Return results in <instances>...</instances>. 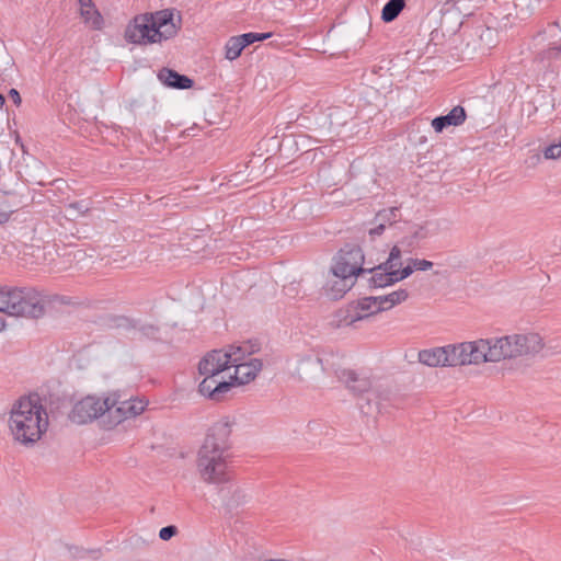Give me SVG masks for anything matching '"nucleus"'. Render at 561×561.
<instances>
[{"mask_svg":"<svg viewBox=\"0 0 561 561\" xmlns=\"http://www.w3.org/2000/svg\"><path fill=\"white\" fill-rule=\"evenodd\" d=\"M48 426V414L37 394L21 397L12 404L8 428L15 444L25 448L34 447Z\"/></svg>","mask_w":561,"mask_h":561,"instance_id":"f257e3e1","label":"nucleus"},{"mask_svg":"<svg viewBox=\"0 0 561 561\" xmlns=\"http://www.w3.org/2000/svg\"><path fill=\"white\" fill-rule=\"evenodd\" d=\"M231 422L224 417L208 431L198 451L197 470L204 482L221 483L227 480V451L230 448Z\"/></svg>","mask_w":561,"mask_h":561,"instance_id":"f03ea898","label":"nucleus"},{"mask_svg":"<svg viewBox=\"0 0 561 561\" xmlns=\"http://www.w3.org/2000/svg\"><path fill=\"white\" fill-rule=\"evenodd\" d=\"M181 25V15L175 19L173 10L170 9L137 14L127 24L124 38L139 46L160 44L174 37Z\"/></svg>","mask_w":561,"mask_h":561,"instance_id":"7ed1b4c3","label":"nucleus"},{"mask_svg":"<svg viewBox=\"0 0 561 561\" xmlns=\"http://www.w3.org/2000/svg\"><path fill=\"white\" fill-rule=\"evenodd\" d=\"M0 312L37 319L45 312V300L32 287L0 286Z\"/></svg>","mask_w":561,"mask_h":561,"instance_id":"20e7f679","label":"nucleus"},{"mask_svg":"<svg viewBox=\"0 0 561 561\" xmlns=\"http://www.w3.org/2000/svg\"><path fill=\"white\" fill-rule=\"evenodd\" d=\"M491 344L490 357L493 363L506 358L534 356L543 347L542 339L537 333L512 334L491 339Z\"/></svg>","mask_w":561,"mask_h":561,"instance_id":"39448f33","label":"nucleus"},{"mask_svg":"<svg viewBox=\"0 0 561 561\" xmlns=\"http://www.w3.org/2000/svg\"><path fill=\"white\" fill-rule=\"evenodd\" d=\"M449 367L463 365H478L491 362V339H480L472 342L448 345Z\"/></svg>","mask_w":561,"mask_h":561,"instance_id":"423d86ee","label":"nucleus"},{"mask_svg":"<svg viewBox=\"0 0 561 561\" xmlns=\"http://www.w3.org/2000/svg\"><path fill=\"white\" fill-rule=\"evenodd\" d=\"M401 398L389 387L374 386L371 391L359 399L358 405L365 415L388 413L390 408H399Z\"/></svg>","mask_w":561,"mask_h":561,"instance_id":"0eeeda50","label":"nucleus"},{"mask_svg":"<svg viewBox=\"0 0 561 561\" xmlns=\"http://www.w3.org/2000/svg\"><path fill=\"white\" fill-rule=\"evenodd\" d=\"M364 253L358 245L346 244L334 259L332 266L333 275L336 278H353L364 273H369L363 267Z\"/></svg>","mask_w":561,"mask_h":561,"instance_id":"6e6552de","label":"nucleus"},{"mask_svg":"<svg viewBox=\"0 0 561 561\" xmlns=\"http://www.w3.org/2000/svg\"><path fill=\"white\" fill-rule=\"evenodd\" d=\"M108 404H111V398L101 399L95 396H87L75 403L69 419L79 425L91 423L99 417H103L102 421L107 420Z\"/></svg>","mask_w":561,"mask_h":561,"instance_id":"1a4fd4ad","label":"nucleus"},{"mask_svg":"<svg viewBox=\"0 0 561 561\" xmlns=\"http://www.w3.org/2000/svg\"><path fill=\"white\" fill-rule=\"evenodd\" d=\"M413 272L414 268L410 264V259H407L405 266L394 267L390 272H375V275H371L368 282L373 288H383L408 278Z\"/></svg>","mask_w":561,"mask_h":561,"instance_id":"9d476101","label":"nucleus"},{"mask_svg":"<svg viewBox=\"0 0 561 561\" xmlns=\"http://www.w3.org/2000/svg\"><path fill=\"white\" fill-rule=\"evenodd\" d=\"M205 378L198 385V391L204 397L214 401H220L233 387V382L219 380L216 375H204Z\"/></svg>","mask_w":561,"mask_h":561,"instance_id":"9b49d317","label":"nucleus"},{"mask_svg":"<svg viewBox=\"0 0 561 561\" xmlns=\"http://www.w3.org/2000/svg\"><path fill=\"white\" fill-rule=\"evenodd\" d=\"M229 355H225L222 350H214L209 352L198 364L201 375H216L230 367Z\"/></svg>","mask_w":561,"mask_h":561,"instance_id":"f8f14e48","label":"nucleus"},{"mask_svg":"<svg viewBox=\"0 0 561 561\" xmlns=\"http://www.w3.org/2000/svg\"><path fill=\"white\" fill-rule=\"evenodd\" d=\"M232 366L234 367V375L231 377V382L234 386L252 381L257 373L261 371L263 364L259 358H251L249 362H240Z\"/></svg>","mask_w":561,"mask_h":561,"instance_id":"ddd939ff","label":"nucleus"},{"mask_svg":"<svg viewBox=\"0 0 561 561\" xmlns=\"http://www.w3.org/2000/svg\"><path fill=\"white\" fill-rule=\"evenodd\" d=\"M336 376L353 393L359 394L360 399L374 389L369 379L359 377L354 370L341 369L336 371Z\"/></svg>","mask_w":561,"mask_h":561,"instance_id":"4468645a","label":"nucleus"},{"mask_svg":"<svg viewBox=\"0 0 561 561\" xmlns=\"http://www.w3.org/2000/svg\"><path fill=\"white\" fill-rule=\"evenodd\" d=\"M129 417H133L130 400L118 401L111 399V404H108V419L103 420V425L105 428L110 430Z\"/></svg>","mask_w":561,"mask_h":561,"instance_id":"2eb2a0df","label":"nucleus"},{"mask_svg":"<svg viewBox=\"0 0 561 561\" xmlns=\"http://www.w3.org/2000/svg\"><path fill=\"white\" fill-rule=\"evenodd\" d=\"M409 297V293L404 288L394 290L388 295L382 296H370L367 301L375 304L376 311H386L393 308L397 305L402 304Z\"/></svg>","mask_w":561,"mask_h":561,"instance_id":"dca6fc26","label":"nucleus"},{"mask_svg":"<svg viewBox=\"0 0 561 561\" xmlns=\"http://www.w3.org/2000/svg\"><path fill=\"white\" fill-rule=\"evenodd\" d=\"M466 117L465 108L457 105L448 114L435 117L432 121V127L436 133H442L446 127L461 125Z\"/></svg>","mask_w":561,"mask_h":561,"instance_id":"f3484780","label":"nucleus"},{"mask_svg":"<svg viewBox=\"0 0 561 561\" xmlns=\"http://www.w3.org/2000/svg\"><path fill=\"white\" fill-rule=\"evenodd\" d=\"M419 360L430 367L449 366L448 345L421 351L419 353Z\"/></svg>","mask_w":561,"mask_h":561,"instance_id":"a211bd4d","label":"nucleus"},{"mask_svg":"<svg viewBox=\"0 0 561 561\" xmlns=\"http://www.w3.org/2000/svg\"><path fill=\"white\" fill-rule=\"evenodd\" d=\"M158 79L167 87L180 90L190 89L194 84V81L187 76L181 75L170 68H162L158 73Z\"/></svg>","mask_w":561,"mask_h":561,"instance_id":"6ab92c4d","label":"nucleus"},{"mask_svg":"<svg viewBox=\"0 0 561 561\" xmlns=\"http://www.w3.org/2000/svg\"><path fill=\"white\" fill-rule=\"evenodd\" d=\"M367 299H369V297L363 298L358 301L356 307L347 310V314L343 319L346 325H351L356 321L364 320L378 312L376 311L375 304L367 301Z\"/></svg>","mask_w":561,"mask_h":561,"instance_id":"aec40b11","label":"nucleus"},{"mask_svg":"<svg viewBox=\"0 0 561 561\" xmlns=\"http://www.w3.org/2000/svg\"><path fill=\"white\" fill-rule=\"evenodd\" d=\"M428 237L427 225H414L411 228V231L408 236L401 238L400 244L404 249L405 253H412L421 241L425 240Z\"/></svg>","mask_w":561,"mask_h":561,"instance_id":"412c9836","label":"nucleus"},{"mask_svg":"<svg viewBox=\"0 0 561 561\" xmlns=\"http://www.w3.org/2000/svg\"><path fill=\"white\" fill-rule=\"evenodd\" d=\"M100 324L106 329L131 331L138 325V320L123 314H105L100 318Z\"/></svg>","mask_w":561,"mask_h":561,"instance_id":"4be33fe9","label":"nucleus"},{"mask_svg":"<svg viewBox=\"0 0 561 561\" xmlns=\"http://www.w3.org/2000/svg\"><path fill=\"white\" fill-rule=\"evenodd\" d=\"M403 253H405L404 249L401 247L400 241H398V243L391 248L388 259L379 265L368 268L369 273L375 275V272H390L394 267H401Z\"/></svg>","mask_w":561,"mask_h":561,"instance_id":"5701e85b","label":"nucleus"},{"mask_svg":"<svg viewBox=\"0 0 561 561\" xmlns=\"http://www.w3.org/2000/svg\"><path fill=\"white\" fill-rule=\"evenodd\" d=\"M255 351V345L248 342L243 345H230L227 351H224V354L229 355V365H233L243 362L248 355Z\"/></svg>","mask_w":561,"mask_h":561,"instance_id":"b1692460","label":"nucleus"},{"mask_svg":"<svg viewBox=\"0 0 561 561\" xmlns=\"http://www.w3.org/2000/svg\"><path fill=\"white\" fill-rule=\"evenodd\" d=\"M405 8V0H389L381 10V20L386 23L394 21Z\"/></svg>","mask_w":561,"mask_h":561,"instance_id":"393cba45","label":"nucleus"},{"mask_svg":"<svg viewBox=\"0 0 561 561\" xmlns=\"http://www.w3.org/2000/svg\"><path fill=\"white\" fill-rule=\"evenodd\" d=\"M354 285L353 278H337L333 282V284L327 289L328 295L331 299L337 300L344 296V294L351 289Z\"/></svg>","mask_w":561,"mask_h":561,"instance_id":"a878e982","label":"nucleus"},{"mask_svg":"<svg viewBox=\"0 0 561 561\" xmlns=\"http://www.w3.org/2000/svg\"><path fill=\"white\" fill-rule=\"evenodd\" d=\"M400 210L398 207H390L378 211L375 216V222L383 224L386 227L392 226L399 220Z\"/></svg>","mask_w":561,"mask_h":561,"instance_id":"bb28decb","label":"nucleus"},{"mask_svg":"<svg viewBox=\"0 0 561 561\" xmlns=\"http://www.w3.org/2000/svg\"><path fill=\"white\" fill-rule=\"evenodd\" d=\"M80 14L83 18L84 22L89 24L93 30L102 28L103 18L94 7L83 10Z\"/></svg>","mask_w":561,"mask_h":561,"instance_id":"cd10ccee","label":"nucleus"},{"mask_svg":"<svg viewBox=\"0 0 561 561\" xmlns=\"http://www.w3.org/2000/svg\"><path fill=\"white\" fill-rule=\"evenodd\" d=\"M225 49H226L225 57L229 60H234L241 55L244 47H243L239 36H232L228 39V42L225 46Z\"/></svg>","mask_w":561,"mask_h":561,"instance_id":"c85d7f7f","label":"nucleus"},{"mask_svg":"<svg viewBox=\"0 0 561 561\" xmlns=\"http://www.w3.org/2000/svg\"><path fill=\"white\" fill-rule=\"evenodd\" d=\"M271 33H245V34H242V35H239V38L243 45V47L245 48L247 46L255 43V42H260V41H264L268 37H271Z\"/></svg>","mask_w":561,"mask_h":561,"instance_id":"c756f323","label":"nucleus"},{"mask_svg":"<svg viewBox=\"0 0 561 561\" xmlns=\"http://www.w3.org/2000/svg\"><path fill=\"white\" fill-rule=\"evenodd\" d=\"M131 330L140 333V335L146 337H154L159 332V328L157 325L151 323H142L140 321H138V325L136 327V329Z\"/></svg>","mask_w":561,"mask_h":561,"instance_id":"7c9ffc66","label":"nucleus"},{"mask_svg":"<svg viewBox=\"0 0 561 561\" xmlns=\"http://www.w3.org/2000/svg\"><path fill=\"white\" fill-rule=\"evenodd\" d=\"M546 159H561V140L558 144H551L543 150Z\"/></svg>","mask_w":561,"mask_h":561,"instance_id":"2f4dec72","label":"nucleus"},{"mask_svg":"<svg viewBox=\"0 0 561 561\" xmlns=\"http://www.w3.org/2000/svg\"><path fill=\"white\" fill-rule=\"evenodd\" d=\"M410 264H412V268L414 271H427L431 270L434 265L432 261L425 260V259H417V257H409Z\"/></svg>","mask_w":561,"mask_h":561,"instance_id":"473e14b6","label":"nucleus"},{"mask_svg":"<svg viewBox=\"0 0 561 561\" xmlns=\"http://www.w3.org/2000/svg\"><path fill=\"white\" fill-rule=\"evenodd\" d=\"M67 209L69 211H76L79 215H85L90 210V204L85 201H77V202L70 203L67 206Z\"/></svg>","mask_w":561,"mask_h":561,"instance_id":"72a5a7b5","label":"nucleus"},{"mask_svg":"<svg viewBox=\"0 0 561 561\" xmlns=\"http://www.w3.org/2000/svg\"><path fill=\"white\" fill-rule=\"evenodd\" d=\"M178 534V527L174 525H169L165 527H162L159 531V538L163 541L170 540L172 537H174Z\"/></svg>","mask_w":561,"mask_h":561,"instance_id":"f704fd0d","label":"nucleus"},{"mask_svg":"<svg viewBox=\"0 0 561 561\" xmlns=\"http://www.w3.org/2000/svg\"><path fill=\"white\" fill-rule=\"evenodd\" d=\"M130 400V407H131V416H137L140 413L144 412L147 402H145L141 399H129Z\"/></svg>","mask_w":561,"mask_h":561,"instance_id":"c9c22d12","label":"nucleus"},{"mask_svg":"<svg viewBox=\"0 0 561 561\" xmlns=\"http://www.w3.org/2000/svg\"><path fill=\"white\" fill-rule=\"evenodd\" d=\"M371 225H374V227L369 228L368 230V233L371 237V239L382 234V232L387 228L383 224L375 222V219L373 220Z\"/></svg>","mask_w":561,"mask_h":561,"instance_id":"e433bc0d","label":"nucleus"},{"mask_svg":"<svg viewBox=\"0 0 561 561\" xmlns=\"http://www.w3.org/2000/svg\"><path fill=\"white\" fill-rule=\"evenodd\" d=\"M13 213H14V209L9 208V207L0 209V224L7 222Z\"/></svg>","mask_w":561,"mask_h":561,"instance_id":"4c0bfd02","label":"nucleus"},{"mask_svg":"<svg viewBox=\"0 0 561 561\" xmlns=\"http://www.w3.org/2000/svg\"><path fill=\"white\" fill-rule=\"evenodd\" d=\"M9 96H10V99L13 101V103H14L15 105H18V106H19V105L21 104L22 99H21V95H20V93H19V91H18V90H15V89H11V90L9 91Z\"/></svg>","mask_w":561,"mask_h":561,"instance_id":"58836bf2","label":"nucleus"},{"mask_svg":"<svg viewBox=\"0 0 561 561\" xmlns=\"http://www.w3.org/2000/svg\"><path fill=\"white\" fill-rule=\"evenodd\" d=\"M79 4H80V13L83 11V10H87L88 8H93V3H92V0H78Z\"/></svg>","mask_w":561,"mask_h":561,"instance_id":"ea45409f","label":"nucleus"},{"mask_svg":"<svg viewBox=\"0 0 561 561\" xmlns=\"http://www.w3.org/2000/svg\"><path fill=\"white\" fill-rule=\"evenodd\" d=\"M234 496H237V504H239V502L241 500H244V497H245V495L243 494V492L241 490H236Z\"/></svg>","mask_w":561,"mask_h":561,"instance_id":"a19ab883","label":"nucleus"},{"mask_svg":"<svg viewBox=\"0 0 561 561\" xmlns=\"http://www.w3.org/2000/svg\"><path fill=\"white\" fill-rule=\"evenodd\" d=\"M305 362H313L314 364H318V365H321V363H322L320 357H316L314 359L309 357Z\"/></svg>","mask_w":561,"mask_h":561,"instance_id":"79ce46f5","label":"nucleus"},{"mask_svg":"<svg viewBox=\"0 0 561 561\" xmlns=\"http://www.w3.org/2000/svg\"><path fill=\"white\" fill-rule=\"evenodd\" d=\"M5 327V321H4V318L2 316H0V331H2Z\"/></svg>","mask_w":561,"mask_h":561,"instance_id":"37998d69","label":"nucleus"},{"mask_svg":"<svg viewBox=\"0 0 561 561\" xmlns=\"http://www.w3.org/2000/svg\"><path fill=\"white\" fill-rule=\"evenodd\" d=\"M4 104V96L2 94H0V108L3 106Z\"/></svg>","mask_w":561,"mask_h":561,"instance_id":"c03bdc74","label":"nucleus"}]
</instances>
